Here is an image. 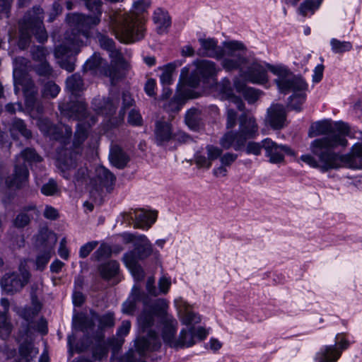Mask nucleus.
Here are the masks:
<instances>
[{
	"instance_id": "1a4fd4ad",
	"label": "nucleus",
	"mask_w": 362,
	"mask_h": 362,
	"mask_svg": "<svg viewBox=\"0 0 362 362\" xmlns=\"http://www.w3.org/2000/svg\"><path fill=\"white\" fill-rule=\"evenodd\" d=\"M140 242L135 245V248L127 253L123 257L126 267L129 269L134 278L139 281L144 276V273L139 264V261L148 257L152 252L151 245L145 235L139 238Z\"/></svg>"
},
{
	"instance_id": "7ed1b4c3",
	"label": "nucleus",
	"mask_w": 362,
	"mask_h": 362,
	"mask_svg": "<svg viewBox=\"0 0 362 362\" xmlns=\"http://www.w3.org/2000/svg\"><path fill=\"white\" fill-rule=\"evenodd\" d=\"M98 18L86 21L82 16L74 15L69 18V30L64 35V40L55 49V57L60 66L71 72L74 70L72 57L78 52V47L90 37V30L99 24Z\"/></svg>"
},
{
	"instance_id": "f3484780",
	"label": "nucleus",
	"mask_w": 362,
	"mask_h": 362,
	"mask_svg": "<svg viewBox=\"0 0 362 362\" xmlns=\"http://www.w3.org/2000/svg\"><path fill=\"white\" fill-rule=\"evenodd\" d=\"M141 301L144 303V308L143 312L146 309L147 310H152L153 303L148 305V297L142 292L140 288L136 286L132 288V293L127 300L122 305V312L127 315H132L136 310L137 302Z\"/></svg>"
},
{
	"instance_id": "5701e85b",
	"label": "nucleus",
	"mask_w": 362,
	"mask_h": 362,
	"mask_svg": "<svg viewBox=\"0 0 362 362\" xmlns=\"http://www.w3.org/2000/svg\"><path fill=\"white\" fill-rule=\"evenodd\" d=\"M206 151L207 156L198 153L194 156V161L198 167L209 169L211 168L212 162L220 157L222 149L214 145H207Z\"/></svg>"
},
{
	"instance_id": "cd10ccee",
	"label": "nucleus",
	"mask_w": 362,
	"mask_h": 362,
	"mask_svg": "<svg viewBox=\"0 0 362 362\" xmlns=\"http://www.w3.org/2000/svg\"><path fill=\"white\" fill-rule=\"evenodd\" d=\"M221 165L213 169V175L216 177H224L228 175V168L237 160L238 155L236 153L227 152L221 154L218 157Z\"/></svg>"
},
{
	"instance_id": "58836bf2",
	"label": "nucleus",
	"mask_w": 362,
	"mask_h": 362,
	"mask_svg": "<svg viewBox=\"0 0 362 362\" xmlns=\"http://www.w3.org/2000/svg\"><path fill=\"white\" fill-rule=\"evenodd\" d=\"M38 354L37 349L32 343L22 344L19 348V358L18 362H30Z\"/></svg>"
},
{
	"instance_id": "f03ea898",
	"label": "nucleus",
	"mask_w": 362,
	"mask_h": 362,
	"mask_svg": "<svg viewBox=\"0 0 362 362\" xmlns=\"http://www.w3.org/2000/svg\"><path fill=\"white\" fill-rule=\"evenodd\" d=\"M168 304L164 299H158L153 302L152 310L146 309L138 317V323L144 331H148L147 338L142 337L136 341V348L140 354L146 351H153L160 346L158 334L151 327L159 323L161 337L165 344L174 347L175 337L177 332V322L167 310Z\"/></svg>"
},
{
	"instance_id": "a878e982",
	"label": "nucleus",
	"mask_w": 362,
	"mask_h": 362,
	"mask_svg": "<svg viewBox=\"0 0 362 362\" xmlns=\"http://www.w3.org/2000/svg\"><path fill=\"white\" fill-rule=\"evenodd\" d=\"M153 21L157 33L160 35L166 33L171 25V18L168 12L161 8H157L154 11Z\"/></svg>"
},
{
	"instance_id": "69168bd1",
	"label": "nucleus",
	"mask_w": 362,
	"mask_h": 362,
	"mask_svg": "<svg viewBox=\"0 0 362 362\" xmlns=\"http://www.w3.org/2000/svg\"><path fill=\"white\" fill-rule=\"evenodd\" d=\"M36 71L39 75L49 76L52 73V69L47 62H42L36 67Z\"/></svg>"
},
{
	"instance_id": "3c124183",
	"label": "nucleus",
	"mask_w": 362,
	"mask_h": 362,
	"mask_svg": "<svg viewBox=\"0 0 362 362\" xmlns=\"http://www.w3.org/2000/svg\"><path fill=\"white\" fill-rule=\"evenodd\" d=\"M322 0L312 1L308 0L300 4L299 7V12L303 16H306L309 11L312 13L317 9L321 4Z\"/></svg>"
},
{
	"instance_id": "bb28decb",
	"label": "nucleus",
	"mask_w": 362,
	"mask_h": 362,
	"mask_svg": "<svg viewBox=\"0 0 362 362\" xmlns=\"http://www.w3.org/2000/svg\"><path fill=\"white\" fill-rule=\"evenodd\" d=\"M86 71H97L100 70L105 76L111 78L113 81L116 78L115 71L110 68H105L103 66V62L100 55L94 54L90 59H88L84 64Z\"/></svg>"
},
{
	"instance_id": "79ce46f5",
	"label": "nucleus",
	"mask_w": 362,
	"mask_h": 362,
	"mask_svg": "<svg viewBox=\"0 0 362 362\" xmlns=\"http://www.w3.org/2000/svg\"><path fill=\"white\" fill-rule=\"evenodd\" d=\"M102 276L105 279H110L115 276L119 271V264L116 261L108 262L100 267Z\"/></svg>"
},
{
	"instance_id": "13d9d810",
	"label": "nucleus",
	"mask_w": 362,
	"mask_h": 362,
	"mask_svg": "<svg viewBox=\"0 0 362 362\" xmlns=\"http://www.w3.org/2000/svg\"><path fill=\"white\" fill-rule=\"evenodd\" d=\"M98 37L102 48L109 52L115 47V43L112 39L102 34H99Z\"/></svg>"
},
{
	"instance_id": "6e6d98bb",
	"label": "nucleus",
	"mask_w": 362,
	"mask_h": 362,
	"mask_svg": "<svg viewBox=\"0 0 362 362\" xmlns=\"http://www.w3.org/2000/svg\"><path fill=\"white\" fill-rule=\"evenodd\" d=\"M98 241H90L82 245L79 250V256L86 258L97 247Z\"/></svg>"
},
{
	"instance_id": "4468645a",
	"label": "nucleus",
	"mask_w": 362,
	"mask_h": 362,
	"mask_svg": "<svg viewBox=\"0 0 362 362\" xmlns=\"http://www.w3.org/2000/svg\"><path fill=\"white\" fill-rule=\"evenodd\" d=\"M157 218V213L143 209L130 210L124 214V221L129 224H134L136 228L148 229Z\"/></svg>"
},
{
	"instance_id": "393cba45",
	"label": "nucleus",
	"mask_w": 362,
	"mask_h": 362,
	"mask_svg": "<svg viewBox=\"0 0 362 362\" xmlns=\"http://www.w3.org/2000/svg\"><path fill=\"white\" fill-rule=\"evenodd\" d=\"M117 105V99H105L104 98L98 97L93 100L94 110L98 114L102 115H112L115 112Z\"/></svg>"
},
{
	"instance_id": "ddd939ff",
	"label": "nucleus",
	"mask_w": 362,
	"mask_h": 362,
	"mask_svg": "<svg viewBox=\"0 0 362 362\" xmlns=\"http://www.w3.org/2000/svg\"><path fill=\"white\" fill-rule=\"evenodd\" d=\"M57 238L52 232L42 230L37 235V242L44 247V250L38 253L35 259L36 269L42 271L52 257L54 247Z\"/></svg>"
},
{
	"instance_id": "c9c22d12",
	"label": "nucleus",
	"mask_w": 362,
	"mask_h": 362,
	"mask_svg": "<svg viewBox=\"0 0 362 362\" xmlns=\"http://www.w3.org/2000/svg\"><path fill=\"white\" fill-rule=\"evenodd\" d=\"M341 355V350L337 349L336 345L324 346L317 354V358H323L327 362H337Z\"/></svg>"
},
{
	"instance_id": "412c9836",
	"label": "nucleus",
	"mask_w": 362,
	"mask_h": 362,
	"mask_svg": "<svg viewBox=\"0 0 362 362\" xmlns=\"http://www.w3.org/2000/svg\"><path fill=\"white\" fill-rule=\"evenodd\" d=\"M201 47L199 49V54L203 56L215 58L216 59H222L225 56L224 46H218V41L214 38H200L199 40Z\"/></svg>"
},
{
	"instance_id": "f257e3e1",
	"label": "nucleus",
	"mask_w": 362,
	"mask_h": 362,
	"mask_svg": "<svg viewBox=\"0 0 362 362\" xmlns=\"http://www.w3.org/2000/svg\"><path fill=\"white\" fill-rule=\"evenodd\" d=\"M350 128L343 122L322 120L311 124L308 136L310 138L320 135L324 136L315 139L310 144L312 154L302 155L300 159L313 168L322 172L338 170L342 168L360 169L362 168V132L355 136L358 140L346 154L337 153L334 149L348 145L346 136Z\"/></svg>"
},
{
	"instance_id": "423d86ee",
	"label": "nucleus",
	"mask_w": 362,
	"mask_h": 362,
	"mask_svg": "<svg viewBox=\"0 0 362 362\" xmlns=\"http://www.w3.org/2000/svg\"><path fill=\"white\" fill-rule=\"evenodd\" d=\"M276 76L274 80L279 91L288 90L291 86L298 89L305 88L303 79L296 76L284 66H273L267 63L253 62L246 71L242 73L247 81L252 83L264 84L268 81L267 71Z\"/></svg>"
},
{
	"instance_id": "2eb2a0df",
	"label": "nucleus",
	"mask_w": 362,
	"mask_h": 362,
	"mask_svg": "<svg viewBox=\"0 0 362 362\" xmlns=\"http://www.w3.org/2000/svg\"><path fill=\"white\" fill-rule=\"evenodd\" d=\"M22 70L18 68L16 66L13 69V78L16 86V91H17V86H21L23 89L24 95L25 97V104L28 108L33 110L34 105L35 103V96L37 93V89L35 88L33 81L27 76L21 78Z\"/></svg>"
},
{
	"instance_id": "338daca9",
	"label": "nucleus",
	"mask_w": 362,
	"mask_h": 362,
	"mask_svg": "<svg viewBox=\"0 0 362 362\" xmlns=\"http://www.w3.org/2000/svg\"><path fill=\"white\" fill-rule=\"evenodd\" d=\"M128 122L133 125H139L141 122L140 113L135 110H131L129 113Z\"/></svg>"
},
{
	"instance_id": "dca6fc26",
	"label": "nucleus",
	"mask_w": 362,
	"mask_h": 362,
	"mask_svg": "<svg viewBox=\"0 0 362 362\" xmlns=\"http://www.w3.org/2000/svg\"><path fill=\"white\" fill-rule=\"evenodd\" d=\"M266 156L272 163H280L284 161L285 154L291 153L287 146L278 145L272 139L267 138L262 141Z\"/></svg>"
},
{
	"instance_id": "f704fd0d",
	"label": "nucleus",
	"mask_w": 362,
	"mask_h": 362,
	"mask_svg": "<svg viewBox=\"0 0 362 362\" xmlns=\"http://www.w3.org/2000/svg\"><path fill=\"white\" fill-rule=\"evenodd\" d=\"M153 284L154 279L149 278L146 284V289L151 295L156 296L159 293H167L171 285V281L170 279L165 276L161 277L158 282L159 291H158L156 288L153 286Z\"/></svg>"
},
{
	"instance_id": "09e8293b",
	"label": "nucleus",
	"mask_w": 362,
	"mask_h": 362,
	"mask_svg": "<svg viewBox=\"0 0 362 362\" xmlns=\"http://www.w3.org/2000/svg\"><path fill=\"white\" fill-rule=\"evenodd\" d=\"M199 111L196 108L189 110L185 115V123L192 129L199 126Z\"/></svg>"
},
{
	"instance_id": "c85d7f7f",
	"label": "nucleus",
	"mask_w": 362,
	"mask_h": 362,
	"mask_svg": "<svg viewBox=\"0 0 362 362\" xmlns=\"http://www.w3.org/2000/svg\"><path fill=\"white\" fill-rule=\"evenodd\" d=\"M303 81L305 84V88L303 89H298L295 87L296 86H291V87L288 90L281 91L284 93H288L290 91L293 93V95L289 98L288 106L291 109L296 111L301 110V105L305 102L306 98L305 91L308 89V84L304 80Z\"/></svg>"
},
{
	"instance_id": "864d4df0",
	"label": "nucleus",
	"mask_w": 362,
	"mask_h": 362,
	"mask_svg": "<svg viewBox=\"0 0 362 362\" xmlns=\"http://www.w3.org/2000/svg\"><path fill=\"white\" fill-rule=\"evenodd\" d=\"M109 56L111 58V63L115 67L111 69L113 70L117 75V69L123 65L124 61L121 52L115 49H112L109 51Z\"/></svg>"
},
{
	"instance_id": "7c9ffc66",
	"label": "nucleus",
	"mask_w": 362,
	"mask_h": 362,
	"mask_svg": "<svg viewBox=\"0 0 362 362\" xmlns=\"http://www.w3.org/2000/svg\"><path fill=\"white\" fill-rule=\"evenodd\" d=\"M33 214H37L36 206L33 204L23 207L22 211L13 220V226L18 228H23L28 226L33 218Z\"/></svg>"
},
{
	"instance_id": "0eeeda50",
	"label": "nucleus",
	"mask_w": 362,
	"mask_h": 362,
	"mask_svg": "<svg viewBox=\"0 0 362 362\" xmlns=\"http://www.w3.org/2000/svg\"><path fill=\"white\" fill-rule=\"evenodd\" d=\"M43 11L40 7H34L29 11L19 23L20 37L18 47L23 49L29 45L32 35L37 40L43 42L47 40V34L43 25Z\"/></svg>"
},
{
	"instance_id": "de8ad7c7",
	"label": "nucleus",
	"mask_w": 362,
	"mask_h": 362,
	"mask_svg": "<svg viewBox=\"0 0 362 362\" xmlns=\"http://www.w3.org/2000/svg\"><path fill=\"white\" fill-rule=\"evenodd\" d=\"M37 125L40 131L45 134L49 135L55 139H59L56 134V127L52 126L48 119H39L37 120Z\"/></svg>"
},
{
	"instance_id": "4c0bfd02",
	"label": "nucleus",
	"mask_w": 362,
	"mask_h": 362,
	"mask_svg": "<svg viewBox=\"0 0 362 362\" xmlns=\"http://www.w3.org/2000/svg\"><path fill=\"white\" fill-rule=\"evenodd\" d=\"M83 1L86 4L87 8L89 11L95 12L96 15L94 16H85L83 14H80V13L69 14L66 18L67 23L69 25V18L74 15H78V16H83L86 18V21H89L90 19H93L95 18H98L99 20L100 21V17H101V14H102V11H101V8H100V7H101L100 0H83Z\"/></svg>"
},
{
	"instance_id": "bf43d9fd",
	"label": "nucleus",
	"mask_w": 362,
	"mask_h": 362,
	"mask_svg": "<svg viewBox=\"0 0 362 362\" xmlns=\"http://www.w3.org/2000/svg\"><path fill=\"white\" fill-rule=\"evenodd\" d=\"M335 342L336 346L337 349L341 350V352L344 350L348 349L349 346V341L345 338L344 333L337 334L335 337Z\"/></svg>"
},
{
	"instance_id": "72a5a7b5",
	"label": "nucleus",
	"mask_w": 362,
	"mask_h": 362,
	"mask_svg": "<svg viewBox=\"0 0 362 362\" xmlns=\"http://www.w3.org/2000/svg\"><path fill=\"white\" fill-rule=\"evenodd\" d=\"M1 304L4 309V313H0V337L6 339L11 334V325L8 321L7 316L5 313L9 307V302L6 298L1 300Z\"/></svg>"
},
{
	"instance_id": "20e7f679",
	"label": "nucleus",
	"mask_w": 362,
	"mask_h": 362,
	"mask_svg": "<svg viewBox=\"0 0 362 362\" xmlns=\"http://www.w3.org/2000/svg\"><path fill=\"white\" fill-rule=\"evenodd\" d=\"M151 0H139L133 4L130 13H115L110 16L109 26L117 40L131 43L144 37V28L139 15L147 11Z\"/></svg>"
},
{
	"instance_id": "e433bc0d",
	"label": "nucleus",
	"mask_w": 362,
	"mask_h": 362,
	"mask_svg": "<svg viewBox=\"0 0 362 362\" xmlns=\"http://www.w3.org/2000/svg\"><path fill=\"white\" fill-rule=\"evenodd\" d=\"M77 155H71L69 158H59L57 166L61 170L63 177L69 178L71 171L76 166Z\"/></svg>"
},
{
	"instance_id": "f8f14e48",
	"label": "nucleus",
	"mask_w": 362,
	"mask_h": 362,
	"mask_svg": "<svg viewBox=\"0 0 362 362\" xmlns=\"http://www.w3.org/2000/svg\"><path fill=\"white\" fill-rule=\"evenodd\" d=\"M27 260L21 262L18 272L6 274L1 281V286L7 293H15L21 291L26 285L30 279V273L27 269Z\"/></svg>"
},
{
	"instance_id": "c756f323",
	"label": "nucleus",
	"mask_w": 362,
	"mask_h": 362,
	"mask_svg": "<svg viewBox=\"0 0 362 362\" xmlns=\"http://www.w3.org/2000/svg\"><path fill=\"white\" fill-rule=\"evenodd\" d=\"M218 89L222 93L226 99L228 100L230 103L229 106H230L231 104H234L238 110L240 111L243 110V102L239 97L233 95L230 82L228 79H223L221 83L218 84Z\"/></svg>"
},
{
	"instance_id": "a18cd8bd",
	"label": "nucleus",
	"mask_w": 362,
	"mask_h": 362,
	"mask_svg": "<svg viewBox=\"0 0 362 362\" xmlns=\"http://www.w3.org/2000/svg\"><path fill=\"white\" fill-rule=\"evenodd\" d=\"M20 160L21 164H25L26 162H39L41 160L40 157L36 153V152L32 148H26L23 150L19 156L16 157V162L18 163V160Z\"/></svg>"
},
{
	"instance_id": "5fc2aeb1",
	"label": "nucleus",
	"mask_w": 362,
	"mask_h": 362,
	"mask_svg": "<svg viewBox=\"0 0 362 362\" xmlns=\"http://www.w3.org/2000/svg\"><path fill=\"white\" fill-rule=\"evenodd\" d=\"M59 87L52 81L47 82L42 90V95L45 98H55L59 94Z\"/></svg>"
},
{
	"instance_id": "603ef678",
	"label": "nucleus",
	"mask_w": 362,
	"mask_h": 362,
	"mask_svg": "<svg viewBox=\"0 0 362 362\" xmlns=\"http://www.w3.org/2000/svg\"><path fill=\"white\" fill-rule=\"evenodd\" d=\"M82 86V79L78 74H74L66 79V87L73 93L81 90Z\"/></svg>"
},
{
	"instance_id": "4be33fe9",
	"label": "nucleus",
	"mask_w": 362,
	"mask_h": 362,
	"mask_svg": "<svg viewBox=\"0 0 362 362\" xmlns=\"http://www.w3.org/2000/svg\"><path fill=\"white\" fill-rule=\"evenodd\" d=\"M238 132L245 141L255 138L258 134V125L255 118L246 114L241 115Z\"/></svg>"
},
{
	"instance_id": "37998d69",
	"label": "nucleus",
	"mask_w": 362,
	"mask_h": 362,
	"mask_svg": "<svg viewBox=\"0 0 362 362\" xmlns=\"http://www.w3.org/2000/svg\"><path fill=\"white\" fill-rule=\"evenodd\" d=\"M332 51L335 54H342L352 49V44L348 41H341L336 38L330 40Z\"/></svg>"
},
{
	"instance_id": "9d476101",
	"label": "nucleus",
	"mask_w": 362,
	"mask_h": 362,
	"mask_svg": "<svg viewBox=\"0 0 362 362\" xmlns=\"http://www.w3.org/2000/svg\"><path fill=\"white\" fill-rule=\"evenodd\" d=\"M223 45L226 57L222 61V66L228 71L240 68L246 62L245 46L236 40L224 42Z\"/></svg>"
},
{
	"instance_id": "774afa93",
	"label": "nucleus",
	"mask_w": 362,
	"mask_h": 362,
	"mask_svg": "<svg viewBox=\"0 0 362 362\" xmlns=\"http://www.w3.org/2000/svg\"><path fill=\"white\" fill-rule=\"evenodd\" d=\"M110 251V247L108 245L102 244L95 251V255L98 259L105 257L109 256Z\"/></svg>"
},
{
	"instance_id": "9b49d317",
	"label": "nucleus",
	"mask_w": 362,
	"mask_h": 362,
	"mask_svg": "<svg viewBox=\"0 0 362 362\" xmlns=\"http://www.w3.org/2000/svg\"><path fill=\"white\" fill-rule=\"evenodd\" d=\"M95 323H98L100 330L113 327L115 325L113 313H107L103 315H93L90 319L86 316L80 315L74 320V327L83 332L93 330Z\"/></svg>"
},
{
	"instance_id": "aec40b11",
	"label": "nucleus",
	"mask_w": 362,
	"mask_h": 362,
	"mask_svg": "<svg viewBox=\"0 0 362 362\" xmlns=\"http://www.w3.org/2000/svg\"><path fill=\"white\" fill-rule=\"evenodd\" d=\"M115 182V175L103 166L97 167L95 170V177L90 180V184L97 190L105 188L107 191H110Z\"/></svg>"
},
{
	"instance_id": "a211bd4d",
	"label": "nucleus",
	"mask_w": 362,
	"mask_h": 362,
	"mask_svg": "<svg viewBox=\"0 0 362 362\" xmlns=\"http://www.w3.org/2000/svg\"><path fill=\"white\" fill-rule=\"evenodd\" d=\"M286 112L282 105L273 104L268 109L265 118L266 124L274 129H280L285 127Z\"/></svg>"
},
{
	"instance_id": "b1692460",
	"label": "nucleus",
	"mask_w": 362,
	"mask_h": 362,
	"mask_svg": "<svg viewBox=\"0 0 362 362\" xmlns=\"http://www.w3.org/2000/svg\"><path fill=\"white\" fill-rule=\"evenodd\" d=\"M246 141L238 132L229 131L220 139L221 146L226 150L233 148L239 151L245 146Z\"/></svg>"
},
{
	"instance_id": "8fccbe9b",
	"label": "nucleus",
	"mask_w": 362,
	"mask_h": 362,
	"mask_svg": "<svg viewBox=\"0 0 362 362\" xmlns=\"http://www.w3.org/2000/svg\"><path fill=\"white\" fill-rule=\"evenodd\" d=\"M40 191L45 196H54L60 192V189L56 181L50 179L42 186Z\"/></svg>"
},
{
	"instance_id": "6ab92c4d",
	"label": "nucleus",
	"mask_w": 362,
	"mask_h": 362,
	"mask_svg": "<svg viewBox=\"0 0 362 362\" xmlns=\"http://www.w3.org/2000/svg\"><path fill=\"white\" fill-rule=\"evenodd\" d=\"M29 171L27 165L21 164L20 160L16 162L13 173L6 180L9 187L20 189L25 187L28 182Z\"/></svg>"
},
{
	"instance_id": "ea45409f",
	"label": "nucleus",
	"mask_w": 362,
	"mask_h": 362,
	"mask_svg": "<svg viewBox=\"0 0 362 362\" xmlns=\"http://www.w3.org/2000/svg\"><path fill=\"white\" fill-rule=\"evenodd\" d=\"M110 159L111 163L118 168H124L128 161L127 155L118 146L112 147L110 153Z\"/></svg>"
},
{
	"instance_id": "473e14b6",
	"label": "nucleus",
	"mask_w": 362,
	"mask_h": 362,
	"mask_svg": "<svg viewBox=\"0 0 362 362\" xmlns=\"http://www.w3.org/2000/svg\"><path fill=\"white\" fill-rule=\"evenodd\" d=\"M156 139L158 144L168 141L172 138V129L166 122H158L155 129Z\"/></svg>"
},
{
	"instance_id": "680f3d73",
	"label": "nucleus",
	"mask_w": 362,
	"mask_h": 362,
	"mask_svg": "<svg viewBox=\"0 0 362 362\" xmlns=\"http://www.w3.org/2000/svg\"><path fill=\"white\" fill-rule=\"evenodd\" d=\"M243 95L245 99L250 103H252L256 101L259 97V92L254 88H247L245 89Z\"/></svg>"
},
{
	"instance_id": "2f4dec72",
	"label": "nucleus",
	"mask_w": 362,
	"mask_h": 362,
	"mask_svg": "<svg viewBox=\"0 0 362 362\" xmlns=\"http://www.w3.org/2000/svg\"><path fill=\"white\" fill-rule=\"evenodd\" d=\"M194 327H190L188 329H182L180 331L177 341H174V348L189 347L195 344Z\"/></svg>"
},
{
	"instance_id": "052dcab7",
	"label": "nucleus",
	"mask_w": 362,
	"mask_h": 362,
	"mask_svg": "<svg viewBox=\"0 0 362 362\" xmlns=\"http://www.w3.org/2000/svg\"><path fill=\"white\" fill-rule=\"evenodd\" d=\"M237 121V113L236 112L230 107L228 108L227 110V117H226V128L228 129H233L235 124Z\"/></svg>"
},
{
	"instance_id": "e2e57ef3",
	"label": "nucleus",
	"mask_w": 362,
	"mask_h": 362,
	"mask_svg": "<svg viewBox=\"0 0 362 362\" xmlns=\"http://www.w3.org/2000/svg\"><path fill=\"white\" fill-rule=\"evenodd\" d=\"M43 215L47 219L56 220L59 217V212L53 206L47 205L43 211Z\"/></svg>"
},
{
	"instance_id": "a19ab883",
	"label": "nucleus",
	"mask_w": 362,
	"mask_h": 362,
	"mask_svg": "<svg viewBox=\"0 0 362 362\" xmlns=\"http://www.w3.org/2000/svg\"><path fill=\"white\" fill-rule=\"evenodd\" d=\"M11 134L13 138L16 137L18 133L21 134L23 136L28 139L31 136V132L26 128L23 120L20 119H15L10 128Z\"/></svg>"
},
{
	"instance_id": "6e6552de",
	"label": "nucleus",
	"mask_w": 362,
	"mask_h": 362,
	"mask_svg": "<svg viewBox=\"0 0 362 362\" xmlns=\"http://www.w3.org/2000/svg\"><path fill=\"white\" fill-rule=\"evenodd\" d=\"M62 114L71 118L80 120L75 133L74 145L76 147L82 144L87 138V126L90 127L95 123V119L86 115V105L82 102L74 103L70 105L62 104L59 105Z\"/></svg>"
},
{
	"instance_id": "0e129e2a",
	"label": "nucleus",
	"mask_w": 362,
	"mask_h": 362,
	"mask_svg": "<svg viewBox=\"0 0 362 362\" xmlns=\"http://www.w3.org/2000/svg\"><path fill=\"white\" fill-rule=\"evenodd\" d=\"M108 350L105 346H99L93 351V357L95 360L101 361L107 356Z\"/></svg>"
},
{
	"instance_id": "49530a36",
	"label": "nucleus",
	"mask_w": 362,
	"mask_h": 362,
	"mask_svg": "<svg viewBox=\"0 0 362 362\" xmlns=\"http://www.w3.org/2000/svg\"><path fill=\"white\" fill-rule=\"evenodd\" d=\"M182 324L192 327V324L199 323L201 321L199 316L185 308L184 310L179 311Z\"/></svg>"
},
{
	"instance_id": "39448f33",
	"label": "nucleus",
	"mask_w": 362,
	"mask_h": 362,
	"mask_svg": "<svg viewBox=\"0 0 362 362\" xmlns=\"http://www.w3.org/2000/svg\"><path fill=\"white\" fill-rule=\"evenodd\" d=\"M196 69L189 74V68L185 66L182 69L179 83L177 84L178 95L165 105L168 112H177L182 105V100L194 98L196 97L194 92L189 88H194L199 84L200 78L205 80L214 78L219 71L214 62L209 60H198L194 62Z\"/></svg>"
},
{
	"instance_id": "4d7b16f0",
	"label": "nucleus",
	"mask_w": 362,
	"mask_h": 362,
	"mask_svg": "<svg viewBox=\"0 0 362 362\" xmlns=\"http://www.w3.org/2000/svg\"><path fill=\"white\" fill-rule=\"evenodd\" d=\"M262 148V141L261 143L251 141L247 144L245 151L247 154L259 156L261 154Z\"/></svg>"
},
{
	"instance_id": "c03bdc74",
	"label": "nucleus",
	"mask_w": 362,
	"mask_h": 362,
	"mask_svg": "<svg viewBox=\"0 0 362 362\" xmlns=\"http://www.w3.org/2000/svg\"><path fill=\"white\" fill-rule=\"evenodd\" d=\"M181 65L180 63H170L165 65L163 69V73L160 76V81L164 85H169L173 81V74L177 66Z\"/></svg>"
}]
</instances>
